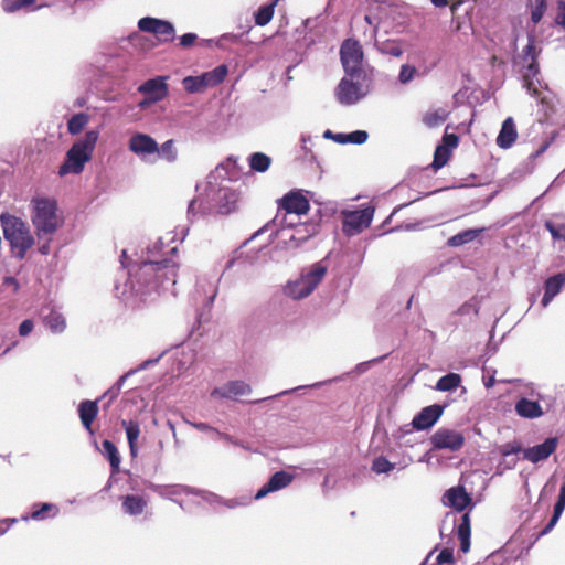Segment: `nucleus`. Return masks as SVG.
Instances as JSON below:
<instances>
[{"label": "nucleus", "mask_w": 565, "mask_h": 565, "mask_svg": "<svg viewBox=\"0 0 565 565\" xmlns=\"http://www.w3.org/2000/svg\"><path fill=\"white\" fill-rule=\"evenodd\" d=\"M416 74H417L416 67L411 66L408 64H404L401 67V71L398 74V81L402 84H408L411 81L414 79Z\"/></svg>", "instance_id": "nucleus-53"}, {"label": "nucleus", "mask_w": 565, "mask_h": 565, "mask_svg": "<svg viewBox=\"0 0 565 565\" xmlns=\"http://www.w3.org/2000/svg\"><path fill=\"white\" fill-rule=\"evenodd\" d=\"M277 0H274L271 3L262 6L256 12H255V23L259 26H265L270 22L274 15V10L276 6Z\"/></svg>", "instance_id": "nucleus-42"}, {"label": "nucleus", "mask_w": 565, "mask_h": 565, "mask_svg": "<svg viewBox=\"0 0 565 565\" xmlns=\"http://www.w3.org/2000/svg\"><path fill=\"white\" fill-rule=\"evenodd\" d=\"M294 477L286 471L275 472L266 484H264L255 494L256 500L265 498L268 493L281 490L289 486Z\"/></svg>", "instance_id": "nucleus-21"}, {"label": "nucleus", "mask_w": 565, "mask_h": 565, "mask_svg": "<svg viewBox=\"0 0 565 565\" xmlns=\"http://www.w3.org/2000/svg\"><path fill=\"white\" fill-rule=\"evenodd\" d=\"M148 489H150L151 491H153L154 493H157L159 497H161L163 499L177 502L181 508H183V504L181 501H178V499H177L178 497H181V495H188V494L201 495V498L203 500H205L210 503L216 502L218 500L217 495L212 492L198 490V489L191 488L189 486H183V484H156V483L150 482L148 484Z\"/></svg>", "instance_id": "nucleus-9"}, {"label": "nucleus", "mask_w": 565, "mask_h": 565, "mask_svg": "<svg viewBox=\"0 0 565 565\" xmlns=\"http://www.w3.org/2000/svg\"><path fill=\"white\" fill-rule=\"evenodd\" d=\"M43 323L53 333H62L66 328L64 316L55 310H51L49 315L44 316Z\"/></svg>", "instance_id": "nucleus-33"}, {"label": "nucleus", "mask_w": 565, "mask_h": 565, "mask_svg": "<svg viewBox=\"0 0 565 565\" xmlns=\"http://www.w3.org/2000/svg\"><path fill=\"white\" fill-rule=\"evenodd\" d=\"M89 122V116L86 113H77L67 121V131L72 135H78Z\"/></svg>", "instance_id": "nucleus-38"}, {"label": "nucleus", "mask_w": 565, "mask_h": 565, "mask_svg": "<svg viewBox=\"0 0 565 565\" xmlns=\"http://www.w3.org/2000/svg\"><path fill=\"white\" fill-rule=\"evenodd\" d=\"M480 232H481V230L462 231V232L451 236L448 239L447 244L451 247L461 246V245L472 242L475 238H477Z\"/></svg>", "instance_id": "nucleus-40"}, {"label": "nucleus", "mask_w": 565, "mask_h": 565, "mask_svg": "<svg viewBox=\"0 0 565 565\" xmlns=\"http://www.w3.org/2000/svg\"><path fill=\"white\" fill-rule=\"evenodd\" d=\"M198 39V35L195 33H185L180 36V45L183 47H190L192 46Z\"/></svg>", "instance_id": "nucleus-62"}, {"label": "nucleus", "mask_w": 565, "mask_h": 565, "mask_svg": "<svg viewBox=\"0 0 565 565\" xmlns=\"http://www.w3.org/2000/svg\"><path fill=\"white\" fill-rule=\"evenodd\" d=\"M236 163V160L228 158L207 175L205 188L207 206L202 207L203 213L216 211L220 214H228L235 210L238 194L227 183L238 179Z\"/></svg>", "instance_id": "nucleus-2"}, {"label": "nucleus", "mask_w": 565, "mask_h": 565, "mask_svg": "<svg viewBox=\"0 0 565 565\" xmlns=\"http://www.w3.org/2000/svg\"><path fill=\"white\" fill-rule=\"evenodd\" d=\"M541 49L535 45V38L533 34L527 35V44L514 58V67L522 76L523 87L532 97H539L540 90L545 88L546 85L539 78L540 67L537 57Z\"/></svg>", "instance_id": "nucleus-3"}, {"label": "nucleus", "mask_w": 565, "mask_h": 565, "mask_svg": "<svg viewBox=\"0 0 565 565\" xmlns=\"http://www.w3.org/2000/svg\"><path fill=\"white\" fill-rule=\"evenodd\" d=\"M557 10H558V12L555 18V23L565 29V1L564 0H559L557 2Z\"/></svg>", "instance_id": "nucleus-58"}, {"label": "nucleus", "mask_w": 565, "mask_h": 565, "mask_svg": "<svg viewBox=\"0 0 565 565\" xmlns=\"http://www.w3.org/2000/svg\"><path fill=\"white\" fill-rule=\"evenodd\" d=\"M162 355H163V353L160 354L159 356H157L156 359H148V360L143 361L141 364H139L136 369H131L129 372H132V374H135L137 372L143 371V370L148 369L149 366L158 363Z\"/></svg>", "instance_id": "nucleus-61"}, {"label": "nucleus", "mask_w": 565, "mask_h": 565, "mask_svg": "<svg viewBox=\"0 0 565 565\" xmlns=\"http://www.w3.org/2000/svg\"><path fill=\"white\" fill-rule=\"evenodd\" d=\"M128 150L145 163H154L158 142L151 136L143 132H135L128 140Z\"/></svg>", "instance_id": "nucleus-11"}, {"label": "nucleus", "mask_w": 565, "mask_h": 565, "mask_svg": "<svg viewBox=\"0 0 565 565\" xmlns=\"http://www.w3.org/2000/svg\"><path fill=\"white\" fill-rule=\"evenodd\" d=\"M138 29L142 32L157 35L163 43L172 42L175 39V29L173 24L167 20L145 17L138 21Z\"/></svg>", "instance_id": "nucleus-13"}, {"label": "nucleus", "mask_w": 565, "mask_h": 565, "mask_svg": "<svg viewBox=\"0 0 565 565\" xmlns=\"http://www.w3.org/2000/svg\"><path fill=\"white\" fill-rule=\"evenodd\" d=\"M460 382L461 377L459 374L448 373L438 380L436 390L440 392H451L460 385Z\"/></svg>", "instance_id": "nucleus-39"}, {"label": "nucleus", "mask_w": 565, "mask_h": 565, "mask_svg": "<svg viewBox=\"0 0 565 565\" xmlns=\"http://www.w3.org/2000/svg\"><path fill=\"white\" fill-rule=\"evenodd\" d=\"M444 145L441 147H447V149L456 148L459 141V138L456 134H446L443 138Z\"/></svg>", "instance_id": "nucleus-60"}, {"label": "nucleus", "mask_w": 565, "mask_h": 565, "mask_svg": "<svg viewBox=\"0 0 565 565\" xmlns=\"http://www.w3.org/2000/svg\"><path fill=\"white\" fill-rule=\"evenodd\" d=\"M205 75L210 87L216 86L225 79L227 75V67L226 65H218L214 70L205 72Z\"/></svg>", "instance_id": "nucleus-44"}, {"label": "nucleus", "mask_w": 565, "mask_h": 565, "mask_svg": "<svg viewBox=\"0 0 565 565\" xmlns=\"http://www.w3.org/2000/svg\"><path fill=\"white\" fill-rule=\"evenodd\" d=\"M447 116L448 114L444 108H438L427 111L423 117V122L429 128H435L444 124Z\"/></svg>", "instance_id": "nucleus-41"}, {"label": "nucleus", "mask_w": 565, "mask_h": 565, "mask_svg": "<svg viewBox=\"0 0 565 565\" xmlns=\"http://www.w3.org/2000/svg\"><path fill=\"white\" fill-rule=\"evenodd\" d=\"M388 4L386 2L374 1L370 3L369 12L365 14V22L373 26V31L376 32L379 24L385 19Z\"/></svg>", "instance_id": "nucleus-28"}, {"label": "nucleus", "mask_w": 565, "mask_h": 565, "mask_svg": "<svg viewBox=\"0 0 565 565\" xmlns=\"http://www.w3.org/2000/svg\"><path fill=\"white\" fill-rule=\"evenodd\" d=\"M166 81L167 77L164 76L150 78L138 87V92L145 96L151 97L152 100L158 103L164 99L168 95L169 90Z\"/></svg>", "instance_id": "nucleus-20"}, {"label": "nucleus", "mask_w": 565, "mask_h": 565, "mask_svg": "<svg viewBox=\"0 0 565 565\" xmlns=\"http://www.w3.org/2000/svg\"><path fill=\"white\" fill-rule=\"evenodd\" d=\"M515 413L522 418H539L544 412L537 401H532L526 397H521L515 403Z\"/></svg>", "instance_id": "nucleus-25"}, {"label": "nucleus", "mask_w": 565, "mask_h": 565, "mask_svg": "<svg viewBox=\"0 0 565 565\" xmlns=\"http://www.w3.org/2000/svg\"><path fill=\"white\" fill-rule=\"evenodd\" d=\"M395 465L390 462L385 457L380 456L373 460L372 470L377 473H388L394 469Z\"/></svg>", "instance_id": "nucleus-52"}, {"label": "nucleus", "mask_w": 565, "mask_h": 565, "mask_svg": "<svg viewBox=\"0 0 565 565\" xmlns=\"http://www.w3.org/2000/svg\"><path fill=\"white\" fill-rule=\"evenodd\" d=\"M166 243L159 238L152 246L147 248L146 255L141 256L139 263L134 264L127 274L121 273L124 282L117 278L115 282L116 297L125 301L136 298L146 301L152 295L168 290L175 285L178 264L169 257L178 252L177 246L163 252Z\"/></svg>", "instance_id": "nucleus-1"}, {"label": "nucleus", "mask_w": 565, "mask_h": 565, "mask_svg": "<svg viewBox=\"0 0 565 565\" xmlns=\"http://www.w3.org/2000/svg\"><path fill=\"white\" fill-rule=\"evenodd\" d=\"M98 401L85 399L78 405V416L84 428L92 433V424L98 415Z\"/></svg>", "instance_id": "nucleus-24"}, {"label": "nucleus", "mask_w": 565, "mask_h": 565, "mask_svg": "<svg viewBox=\"0 0 565 565\" xmlns=\"http://www.w3.org/2000/svg\"><path fill=\"white\" fill-rule=\"evenodd\" d=\"M454 559L452 552L448 548H444L437 556V563L444 564V563H450Z\"/></svg>", "instance_id": "nucleus-64"}, {"label": "nucleus", "mask_w": 565, "mask_h": 565, "mask_svg": "<svg viewBox=\"0 0 565 565\" xmlns=\"http://www.w3.org/2000/svg\"><path fill=\"white\" fill-rule=\"evenodd\" d=\"M373 218V210L365 209L349 212L343 221V232L348 235L360 233L370 226Z\"/></svg>", "instance_id": "nucleus-16"}, {"label": "nucleus", "mask_w": 565, "mask_h": 565, "mask_svg": "<svg viewBox=\"0 0 565 565\" xmlns=\"http://www.w3.org/2000/svg\"><path fill=\"white\" fill-rule=\"evenodd\" d=\"M300 216H296V214H287V212L284 211H277L276 216L271 221V224L266 225L264 228L259 230L256 235L260 234L263 231H268L269 228L276 230V228H284V227H292L297 226L298 224H302L299 222Z\"/></svg>", "instance_id": "nucleus-30"}, {"label": "nucleus", "mask_w": 565, "mask_h": 565, "mask_svg": "<svg viewBox=\"0 0 565 565\" xmlns=\"http://www.w3.org/2000/svg\"><path fill=\"white\" fill-rule=\"evenodd\" d=\"M35 0H2L1 7L4 12L13 13L32 6Z\"/></svg>", "instance_id": "nucleus-46"}, {"label": "nucleus", "mask_w": 565, "mask_h": 565, "mask_svg": "<svg viewBox=\"0 0 565 565\" xmlns=\"http://www.w3.org/2000/svg\"><path fill=\"white\" fill-rule=\"evenodd\" d=\"M564 510H565V482L561 486L559 494H558L557 501L554 505L553 515H552L551 520L548 521V523L545 525V527L542 530L541 535H545L550 531H552V529L558 522Z\"/></svg>", "instance_id": "nucleus-32"}, {"label": "nucleus", "mask_w": 565, "mask_h": 565, "mask_svg": "<svg viewBox=\"0 0 565 565\" xmlns=\"http://www.w3.org/2000/svg\"><path fill=\"white\" fill-rule=\"evenodd\" d=\"M102 446H103V455L108 459L110 467H111V472L113 473L118 472L121 459H120L119 452L117 450V447L115 446L114 443H111L110 440H107V439L103 441Z\"/></svg>", "instance_id": "nucleus-34"}, {"label": "nucleus", "mask_w": 565, "mask_h": 565, "mask_svg": "<svg viewBox=\"0 0 565 565\" xmlns=\"http://www.w3.org/2000/svg\"><path fill=\"white\" fill-rule=\"evenodd\" d=\"M158 150L159 151L156 153V161L160 158L172 163L178 158V151L172 139L164 141L161 146L158 145Z\"/></svg>", "instance_id": "nucleus-37"}, {"label": "nucleus", "mask_w": 565, "mask_h": 565, "mask_svg": "<svg viewBox=\"0 0 565 565\" xmlns=\"http://www.w3.org/2000/svg\"><path fill=\"white\" fill-rule=\"evenodd\" d=\"M183 87L188 93L194 94L210 87L205 73L200 76H186L182 81Z\"/></svg>", "instance_id": "nucleus-35"}, {"label": "nucleus", "mask_w": 565, "mask_h": 565, "mask_svg": "<svg viewBox=\"0 0 565 565\" xmlns=\"http://www.w3.org/2000/svg\"><path fill=\"white\" fill-rule=\"evenodd\" d=\"M444 412V406L433 404L424 407L412 420V426L416 430H425L433 427L440 418Z\"/></svg>", "instance_id": "nucleus-18"}, {"label": "nucleus", "mask_w": 565, "mask_h": 565, "mask_svg": "<svg viewBox=\"0 0 565 565\" xmlns=\"http://www.w3.org/2000/svg\"><path fill=\"white\" fill-rule=\"evenodd\" d=\"M531 21L537 24L547 9V0H529Z\"/></svg>", "instance_id": "nucleus-43"}, {"label": "nucleus", "mask_w": 565, "mask_h": 565, "mask_svg": "<svg viewBox=\"0 0 565 565\" xmlns=\"http://www.w3.org/2000/svg\"><path fill=\"white\" fill-rule=\"evenodd\" d=\"M323 138L332 139L340 145H345V134H342V132L334 134L331 130H326L323 132Z\"/></svg>", "instance_id": "nucleus-63"}, {"label": "nucleus", "mask_w": 565, "mask_h": 565, "mask_svg": "<svg viewBox=\"0 0 565 565\" xmlns=\"http://www.w3.org/2000/svg\"><path fill=\"white\" fill-rule=\"evenodd\" d=\"M376 46H377L379 51L385 55L398 57L403 53L399 44L394 41H385L382 43H376Z\"/></svg>", "instance_id": "nucleus-49"}, {"label": "nucleus", "mask_w": 565, "mask_h": 565, "mask_svg": "<svg viewBox=\"0 0 565 565\" xmlns=\"http://www.w3.org/2000/svg\"><path fill=\"white\" fill-rule=\"evenodd\" d=\"M310 203L302 190H291L278 200V211L296 216L306 215L309 212Z\"/></svg>", "instance_id": "nucleus-14"}, {"label": "nucleus", "mask_w": 565, "mask_h": 565, "mask_svg": "<svg viewBox=\"0 0 565 565\" xmlns=\"http://www.w3.org/2000/svg\"><path fill=\"white\" fill-rule=\"evenodd\" d=\"M121 426L125 428L128 445L137 444L140 435V426L135 420H122Z\"/></svg>", "instance_id": "nucleus-45"}, {"label": "nucleus", "mask_w": 565, "mask_h": 565, "mask_svg": "<svg viewBox=\"0 0 565 565\" xmlns=\"http://www.w3.org/2000/svg\"><path fill=\"white\" fill-rule=\"evenodd\" d=\"M471 497L468 494L463 487H454L446 491L444 495V503L454 508L458 512H462L469 504H471Z\"/></svg>", "instance_id": "nucleus-22"}, {"label": "nucleus", "mask_w": 565, "mask_h": 565, "mask_svg": "<svg viewBox=\"0 0 565 565\" xmlns=\"http://www.w3.org/2000/svg\"><path fill=\"white\" fill-rule=\"evenodd\" d=\"M456 315L469 316V317L477 316L478 307L473 301H467L458 308V310L456 311Z\"/></svg>", "instance_id": "nucleus-56"}, {"label": "nucleus", "mask_w": 565, "mask_h": 565, "mask_svg": "<svg viewBox=\"0 0 565 565\" xmlns=\"http://www.w3.org/2000/svg\"><path fill=\"white\" fill-rule=\"evenodd\" d=\"M545 228L550 232L553 239L555 241H565V224L556 223L553 221L545 222Z\"/></svg>", "instance_id": "nucleus-51"}, {"label": "nucleus", "mask_w": 565, "mask_h": 565, "mask_svg": "<svg viewBox=\"0 0 565 565\" xmlns=\"http://www.w3.org/2000/svg\"><path fill=\"white\" fill-rule=\"evenodd\" d=\"M369 138V135L364 130H355L350 134H345V143L363 145Z\"/></svg>", "instance_id": "nucleus-54"}, {"label": "nucleus", "mask_w": 565, "mask_h": 565, "mask_svg": "<svg viewBox=\"0 0 565 565\" xmlns=\"http://www.w3.org/2000/svg\"><path fill=\"white\" fill-rule=\"evenodd\" d=\"M326 273L327 267L322 263H315L307 271H302L298 279L287 284L285 294L295 300L308 297L322 281Z\"/></svg>", "instance_id": "nucleus-7"}, {"label": "nucleus", "mask_w": 565, "mask_h": 565, "mask_svg": "<svg viewBox=\"0 0 565 565\" xmlns=\"http://www.w3.org/2000/svg\"><path fill=\"white\" fill-rule=\"evenodd\" d=\"M449 149H447V147H437L436 150H435V153H434V160H433V168L434 170H438L440 168H443L448 159H449Z\"/></svg>", "instance_id": "nucleus-50"}, {"label": "nucleus", "mask_w": 565, "mask_h": 565, "mask_svg": "<svg viewBox=\"0 0 565 565\" xmlns=\"http://www.w3.org/2000/svg\"><path fill=\"white\" fill-rule=\"evenodd\" d=\"M252 393V387L245 381L236 380L228 381L222 386L215 387L211 392L212 398L220 399H236L241 396H245Z\"/></svg>", "instance_id": "nucleus-17"}, {"label": "nucleus", "mask_w": 565, "mask_h": 565, "mask_svg": "<svg viewBox=\"0 0 565 565\" xmlns=\"http://www.w3.org/2000/svg\"><path fill=\"white\" fill-rule=\"evenodd\" d=\"M58 511V507L53 503L34 504L32 513L22 515L21 520L29 521L32 519L35 521H43L49 518H55Z\"/></svg>", "instance_id": "nucleus-29"}, {"label": "nucleus", "mask_w": 565, "mask_h": 565, "mask_svg": "<svg viewBox=\"0 0 565 565\" xmlns=\"http://www.w3.org/2000/svg\"><path fill=\"white\" fill-rule=\"evenodd\" d=\"M132 375V372H127L125 373L124 375H121L117 382L110 387L108 388L104 394L103 396L100 397L102 398H105V397H108L109 398V403H111L115 398H117V396L119 395L126 380Z\"/></svg>", "instance_id": "nucleus-47"}, {"label": "nucleus", "mask_w": 565, "mask_h": 565, "mask_svg": "<svg viewBox=\"0 0 565 565\" xmlns=\"http://www.w3.org/2000/svg\"><path fill=\"white\" fill-rule=\"evenodd\" d=\"M122 511L131 516L140 515L148 505L145 498L138 494H127L121 498Z\"/></svg>", "instance_id": "nucleus-27"}, {"label": "nucleus", "mask_w": 565, "mask_h": 565, "mask_svg": "<svg viewBox=\"0 0 565 565\" xmlns=\"http://www.w3.org/2000/svg\"><path fill=\"white\" fill-rule=\"evenodd\" d=\"M340 56L345 74L352 78H360L363 52L359 42L352 39L345 40L341 45Z\"/></svg>", "instance_id": "nucleus-10"}, {"label": "nucleus", "mask_w": 565, "mask_h": 565, "mask_svg": "<svg viewBox=\"0 0 565 565\" xmlns=\"http://www.w3.org/2000/svg\"><path fill=\"white\" fill-rule=\"evenodd\" d=\"M185 423L192 427H194L195 429L200 430V431H203V433H214L216 434V431H218L216 428L212 427L211 425L206 424V423H196V422H190V420H185Z\"/></svg>", "instance_id": "nucleus-59"}, {"label": "nucleus", "mask_w": 565, "mask_h": 565, "mask_svg": "<svg viewBox=\"0 0 565 565\" xmlns=\"http://www.w3.org/2000/svg\"><path fill=\"white\" fill-rule=\"evenodd\" d=\"M32 205V223L36 231L38 239H43L53 234L60 227V218L56 214V203L50 199H33Z\"/></svg>", "instance_id": "nucleus-6"}, {"label": "nucleus", "mask_w": 565, "mask_h": 565, "mask_svg": "<svg viewBox=\"0 0 565 565\" xmlns=\"http://www.w3.org/2000/svg\"><path fill=\"white\" fill-rule=\"evenodd\" d=\"M470 516L469 513H463L460 516V522L457 525V535L460 541V551L467 553L470 550Z\"/></svg>", "instance_id": "nucleus-31"}, {"label": "nucleus", "mask_w": 565, "mask_h": 565, "mask_svg": "<svg viewBox=\"0 0 565 565\" xmlns=\"http://www.w3.org/2000/svg\"><path fill=\"white\" fill-rule=\"evenodd\" d=\"M523 452L522 450V447L519 443L516 441H513V443H507L504 445H502L500 447V454L504 457V458H508L510 457L511 455H516L519 452Z\"/></svg>", "instance_id": "nucleus-55"}, {"label": "nucleus", "mask_w": 565, "mask_h": 565, "mask_svg": "<svg viewBox=\"0 0 565 565\" xmlns=\"http://www.w3.org/2000/svg\"><path fill=\"white\" fill-rule=\"evenodd\" d=\"M557 444L556 437H550L540 445L523 449V458L532 463H537L547 459L556 450Z\"/></svg>", "instance_id": "nucleus-19"}, {"label": "nucleus", "mask_w": 565, "mask_h": 565, "mask_svg": "<svg viewBox=\"0 0 565 565\" xmlns=\"http://www.w3.org/2000/svg\"><path fill=\"white\" fill-rule=\"evenodd\" d=\"M369 93L367 87L359 82V78L343 77L335 88V97L341 105L351 106L364 98Z\"/></svg>", "instance_id": "nucleus-12"}, {"label": "nucleus", "mask_w": 565, "mask_h": 565, "mask_svg": "<svg viewBox=\"0 0 565 565\" xmlns=\"http://www.w3.org/2000/svg\"><path fill=\"white\" fill-rule=\"evenodd\" d=\"M34 329V322L31 319L23 320L19 326V335L22 338L28 337Z\"/></svg>", "instance_id": "nucleus-57"}, {"label": "nucleus", "mask_w": 565, "mask_h": 565, "mask_svg": "<svg viewBox=\"0 0 565 565\" xmlns=\"http://www.w3.org/2000/svg\"><path fill=\"white\" fill-rule=\"evenodd\" d=\"M99 130H88L83 138L76 140L67 150L64 162L58 168V174L64 177L68 173L79 174L85 164L92 159Z\"/></svg>", "instance_id": "nucleus-4"}, {"label": "nucleus", "mask_w": 565, "mask_h": 565, "mask_svg": "<svg viewBox=\"0 0 565 565\" xmlns=\"http://www.w3.org/2000/svg\"><path fill=\"white\" fill-rule=\"evenodd\" d=\"M0 221L4 239L9 242L13 256L23 259L35 242L29 225L22 218L10 214H1Z\"/></svg>", "instance_id": "nucleus-5"}, {"label": "nucleus", "mask_w": 565, "mask_h": 565, "mask_svg": "<svg viewBox=\"0 0 565 565\" xmlns=\"http://www.w3.org/2000/svg\"><path fill=\"white\" fill-rule=\"evenodd\" d=\"M207 206V198L201 199L200 196L194 198L188 206V216L190 218L199 215H206L207 213L202 212V207Z\"/></svg>", "instance_id": "nucleus-48"}, {"label": "nucleus", "mask_w": 565, "mask_h": 565, "mask_svg": "<svg viewBox=\"0 0 565 565\" xmlns=\"http://www.w3.org/2000/svg\"><path fill=\"white\" fill-rule=\"evenodd\" d=\"M248 163L253 171L264 173L269 169L271 158L264 152H254L248 157Z\"/></svg>", "instance_id": "nucleus-36"}, {"label": "nucleus", "mask_w": 565, "mask_h": 565, "mask_svg": "<svg viewBox=\"0 0 565 565\" xmlns=\"http://www.w3.org/2000/svg\"><path fill=\"white\" fill-rule=\"evenodd\" d=\"M317 232V223L306 222L292 227L273 230L270 236L274 234L278 244L282 245L285 248H297L312 237Z\"/></svg>", "instance_id": "nucleus-8"}, {"label": "nucleus", "mask_w": 565, "mask_h": 565, "mask_svg": "<svg viewBox=\"0 0 565 565\" xmlns=\"http://www.w3.org/2000/svg\"><path fill=\"white\" fill-rule=\"evenodd\" d=\"M565 286V271L558 273L550 277L545 281V292L542 298V306L547 307L553 298L559 294L562 288Z\"/></svg>", "instance_id": "nucleus-26"}, {"label": "nucleus", "mask_w": 565, "mask_h": 565, "mask_svg": "<svg viewBox=\"0 0 565 565\" xmlns=\"http://www.w3.org/2000/svg\"><path fill=\"white\" fill-rule=\"evenodd\" d=\"M430 443L434 449L458 451L465 444V437L460 431L439 428L430 437Z\"/></svg>", "instance_id": "nucleus-15"}, {"label": "nucleus", "mask_w": 565, "mask_h": 565, "mask_svg": "<svg viewBox=\"0 0 565 565\" xmlns=\"http://www.w3.org/2000/svg\"><path fill=\"white\" fill-rule=\"evenodd\" d=\"M518 137L516 126L512 117H508L501 126L497 137V145L501 149H510Z\"/></svg>", "instance_id": "nucleus-23"}]
</instances>
